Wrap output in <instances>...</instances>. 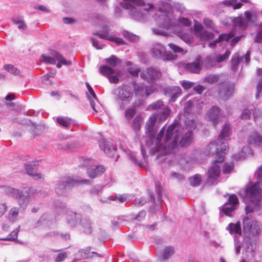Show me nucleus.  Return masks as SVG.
<instances>
[{
  "mask_svg": "<svg viewBox=\"0 0 262 262\" xmlns=\"http://www.w3.org/2000/svg\"><path fill=\"white\" fill-rule=\"evenodd\" d=\"M185 124L186 128H184L178 122H174L166 132L165 127L163 126L155 140V152L166 155L172 152L179 142L183 146L189 145L192 140V130L196 127L195 121L187 120Z\"/></svg>",
  "mask_w": 262,
  "mask_h": 262,
  "instance_id": "1",
  "label": "nucleus"
},
{
  "mask_svg": "<svg viewBox=\"0 0 262 262\" xmlns=\"http://www.w3.org/2000/svg\"><path fill=\"white\" fill-rule=\"evenodd\" d=\"M159 14L157 21L161 27L167 29H173L182 24L189 26L190 22L185 17L177 18L174 15L171 6L168 3H162L159 8Z\"/></svg>",
  "mask_w": 262,
  "mask_h": 262,
  "instance_id": "2",
  "label": "nucleus"
},
{
  "mask_svg": "<svg viewBox=\"0 0 262 262\" xmlns=\"http://www.w3.org/2000/svg\"><path fill=\"white\" fill-rule=\"evenodd\" d=\"M255 175L258 181L249 183L239 192L242 198H247L250 201V203L245 208L247 214L252 213L262 200V180L258 178L256 172Z\"/></svg>",
  "mask_w": 262,
  "mask_h": 262,
  "instance_id": "3",
  "label": "nucleus"
},
{
  "mask_svg": "<svg viewBox=\"0 0 262 262\" xmlns=\"http://www.w3.org/2000/svg\"><path fill=\"white\" fill-rule=\"evenodd\" d=\"M1 188L8 196L15 199L19 207L23 209L26 208L31 198L39 193V191L32 187H25L22 190H20L4 185L1 186Z\"/></svg>",
  "mask_w": 262,
  "mask_h": 262,
  "instance_id": "4",
  "label": "nucleus"
},
{
  "mask_svg": "<svg viewBox=\"0 0 262 262\" xmlns=\"http://www.w3.org/2000/svg\"><path fill=\"white\" fill-rule=\"evenodd\" d=\"M143 92V88L141 85H137L134 90L126 84L121 85L113 90L116 102L119 104L120 108L124 110L129 104L134 97V94L139 95Z\"/></svg>",
  "mask_w": 262,
  "mask_h": 262,
  "instance_id": "5",
  "label": "nucleus"
},
{
  "mask_svg": "<svg viewBox=\"0 0 262 262\" xmlns=\"http://www.w3.org/2000/svg\"><path fill=\"white\" fill-rule=\"evenodd\" d=\"M207 149L209 154H213L214 151L216 152V160L208 171V182L211 184H214L220 175L221 167L219 164L224 161L225 154L221 152V150L216 147L215 143H210L208 145Z\"/></svg>",
  "mask_w": 262,
  "mask_h": 262,
  "instance_id": "6",
  "label": "nucleus"
},
{
  "mask_svg": "<svg viewBox=\"0 0 262 262\" xmlns=\"http://www.w3.org/2000/svg\"><path fill=\"white\" fill-rule=\"evenodd\" d=\"M106 63L111 67L103 65L101 66L99 71V72L104 76H106L111 83H117L119 82V77L121 74L120 70L114 69L113 68L116 67L121 61L116 56L112 55L110 58L105 59Z\"/></svg>",
  "mask_w": 262,
  "mask_h": 262,
  "instance_id": "7",
  "label": "nucleus"
},
{
  "mask_svg": "<svg viewBox=\"0 0 262 262\" xmlns=\"http://www.w3.org/2000/svg\"><path fill=\"white\" fill-rule=\"evenodd\" d=\"M90 181L86 179H75L71 177L62 178L56 184L55 190L59 195H66L69 190L78 183L89 184Z\"/></svg>",
  "mask_w": 262,
  "mask_h": 262,
  "instance_id": "8",
  "label": "nucleus"
},
{
  "mask_svg": "<svg viewBox=\"0 0 262 262\" xmlns=\"http://www.w3.org/2000/svg\"><path fill=\"white\" fill-rule=\"evenodd\" d=\"M245 19L242 17H229L227 18L228 21L232 22L233 27L239 28L242 30L245 29L250 23L253 24L255 21V15L250 11L245 12Z\"/></svg>",
  "mask_w": 262,
  "mask_h": 262,
  "instance_id": "9",
  "label": "nucleus"
},
{
  "mask_svg": "<svg viewBox=\"0 0 262 262\" xmlns=\"http://www.w3.org/2000/svg\"><path fill=\"white\" fill-rule=\"evenodd\" d=\"M41 62L46 64H55L57 61L56 67L60 68L62 65L69 66L71 64L70 61L67 60L60 53L54 52L51 56L42 55L40 57Z\"/></svg>",
  "mask_w": 262,
  "mask_h": 262,
  "instance_id": "10",
  "label": "nucleus"
},
{
  "mask_svg": "<svg viewBox=\"0 0 262 262\" xmlns=\"http://www.w3.org/2000/svg\"><path fill=\"white\" fill-rule=\"evenodd\" d=\"M146 110L148 111H157L158 113L155 115L159 117L160 121L165 120L171 112L169 107L165 106L163 102L161 100H158L149 105Z\"/></svg>",
  "mask_w": 262,
  "mask_h": 262,
  "instance_id": "11",
  "label": "nucleus"
},
{
  "mask_svg": "<svg viewBox=\"0 0 262 262\" xmlns=\"http://www.w3.org/2000/svg\"><path fill=\"white\" fill-rule=\"evenodd\" d=\"M248 213L247 216L243 219V229L247 233L251 234L252 235H258L260 232V227L257 222L253 221L251 215H249Z\"/></svg>",
  "mask_w": 262,
  "mask_h": 262,
  "instance_id": "12",
  "label": "nucleus"
},
{
  "mask_svg": "<svg viewBox=\"0 0 262 262\" xmlns=\"http://www.w3.org/2000/svg\"><path fill=\"white\" fill-rule=\"evenodd\" d=\"M151 54L156 58H161L164 60H171L174 59V55L167 52L165 47L159 43H156L152 46Z\"/></svg>",
  "mask_w": 262,
  "mask_h": 262,
  "instance_id": "13",
  "label": "nucleus"
},
{
  "mask_svg": "<svg viewBox=\"0 0 262 262\" xmlns=\"http://www.w3.org/2000/svg\"><path fill=\"white\" fill-rule=\"evenodd\" d=\"M238 204V200L237 196L235 194H230L228 201L222 207L221 214L226 216H231V213L236 209Z\"/></svg>",
  "mask_w": 262,
  "mask_h": 262,
  "instance_id": "14",
  "label": "nucleus"
},
{
  "mask_svg": "<svg viewBox=\"0 0 262 262\" xmlns=\"http://www.w3.org/2000/svg\"><path fill=\"white\" fill-rule=\"evenodd\" d=\"M230 135V128L228 124H225L223 127L222 130L219 135V140L217 142H212L215 143L216 147L220 149L221 152L226 154L228 150V147L224 142V139L228 137Z\"/></svg>",
  "mask_w": 262,
  "mask_h": 262,
  "instance_id": "15",
  "label": "nucleus"
},
{
  "mask_svg": "<svg viewBox=\"0 0 262 262\" xmlns=\"http://www.w3.org/2000/svg\"><path fill=\"white\" fill-rule=\"evenodd\" d=\"M144 4L142 0H124L122 3L123 8L130 10V13L135 19H139L140 16L136 14L139 7Z\"/></svg>",
  "mask_w": 262,
  "mask_h": 262,
  "instance_id": "16",
  "label": "nucleus"
},
{
  "mask_svg": "<svg viewBox=\"0 0 262 262\" xmlns=\"http://www.w3.org/2000/svg\"><path fill=\"white\" fill-rule=\"evenodd\" d=\"M140 76L143 79H145L148 82H152L161 77V73L158 69L150 67L147 68L146 71H142L140 73Z\"/></svg>",
  "mask_w": 262,
  "mask_h": 262,
  "instance_id": "17",
  "label": "nucleus"
},
{
  "mask_svg": "<svg viewBox=\"0 0 262 262\" xmlns=\"http://www.w3.org/2000/svg\"><path fill=\"white\" fill-rule=\"evenodd\" d=\"M110 30V27L107 25H105L101 31L97 33L96 35L100 38L108 40L115 42L117 45H122L124 44V41L122 38H118L112 35H110L108 31Z\"/></svg>",
  "mask_w": 262,
  "mask_h": 262,
  "instance_id": "18",
  "label": "nucleus"
},
{
  "mask_svg": "<svg viewBox=\"0 0 262 262\" xmlns=\"http://www.w3.org/2000/svg\"><path fill=\"white\" fill-rule=\"evenodd\" d=\"M220 109L216 106H212L206 115L207 120L215 126L219 121Z\"/></svg>",
  "mask_w": 262,
  "mask_h": 262,
  "instance_id": "19",
  "label": "nucleus"
},
{
  "mask_svg": "<svg viewBox=\"0 0 262 262\" xmlns=\"http://www.w3.org/2000/svg\"><path fill=\"white\" fill-rule=\"evenodd\" d=\"M99 145L101 148L108 156L112 157L114 159L118 158V156L116 152V149L112 144L102 140L99 141Z\"/></svg>",
  "mask_w": 262,
  "mask_h": 262,
  "instance_id": "20",
  "label": "nucleus"
},
{
  "mask_svg": "<svg viewBox=\"0 0 262 262\" xmlns=\"http://www.w3.org/2000/svg\"><path fill=\"white\" fill-rule=\"evenodd\" d=\"M158 116L153 115L151 116L146 122V131L150 139L152 140L154 138L157 129L155 126V123L157 121Z\"/></svg>",
  "mask_w": 262,
  "mask_h": 262,
  "instance_id": "21",
  "label": "nucleus"
},
{
  "mask_svg": "<svg viewBox=\"0 0 262 262\" xmlns=\"http://www.w3.org/2000/svg\"><path fill=\"white\" fill-rule=\"evenodd\" d=\"M248 143L251 145L262 147V136L257 132H252L248 138Z\"/></svg>",
  "mask_w": 262,
  "mask_h": 262,
  "instance_id": "22",
  "label": "nucleus"
},
{
  "mask_svg": "<svg viewBox=\"0 0 262 262\" xmlns=\"http://www.w3.org/2000/svg\"><path fill=\"white\" fill-rule=\"evenodd\" d=\"M174 249L172 246L165 247L158 256L159 260L164 261L168 260L174 253Z\"/></svg>",
  "mask_w": 262,
  "mask_h": 262,
  "instance_id": "23",
  "label": "nucleus"
},
{
  "mask_svg": "<svg viewBox=\"0 0 262 262\" xmlns=\"http://www.w3.org/2000/svg\"><path fill=\"white\" fill-rule=\"evenodd\" d=\"M166 93L169 95L170 98L169 102H174L176 101L177 98L180 96L182 93V90L180 87L173 86L170 88L166 91Z\"/></svg>",
  "mask_w": 262,
  "mask_h": 262,
  "instance_id": "24",
  "label": "nucleus"
},
{
  "mask_svg": "<svg viewBox=\"0 0 262 262\" xmlns=\"http://www.w3.org/2000/svg\"><path fill=\"white\" fill-rule=\"evenodd\" d=\"M234 90L232 85H227L222 86L219 93L220 97L223 99H228L232 95Z\"/></svg>",
  "mask_w": 262,
  "mask_h": 262,
  "instance_id": "25",
  "label": "nucleus"
},
{
  "mask_svg": "<svg viewBox=\"0 0 262 262\" xmlns=\"http://www.w3.org/2000/svg\"><path fill=\"white\" fill-rule=\"evenodd\" d=\"M67 220L71 226H76L81 223V216L79 214L69 211Z\"/></svg>",
  "mask_w": 262,
  "mask_h": 262,
  "instance_id": "26",
  "label": "nucleus"
},
{
  "mask_svg": "<svg viewBox=\"0 0 262 262\" xmlns=\"http://www.w3.org/2000/svg\"><path fill=\"white\" fill-rule=\"evenodd\" d=\"M202 62L200 59H197L196 61L188 63L185 69L191 73H198L201 70Z\"/></svg>",
  "mask_w": 262,
  "mask_h": 262,
  "instance_id": "27",
  "label": "nucleus"
},
{
  "mask_svg": "<svg viewBox=\"0 0 262 262\" xmlns=\"http://www.w3.org/2000/svg\"><path fill=\"white\" fill-rule=\"evenodd\" d=\"M105 171V168L101 165L95 166L89 168L87 173L89 176L91 178H94L98 175L101 174Z\"/></svg>",
  "mask_w": 262,
  "mask_h": 262,
  "instance_id": "28",
  "label": "nucleus"
},
{
  "mask_svg": "<svg viewBox=\"0 0 262 262\" xmlns=\"http://www.w3.org/2000/svg\"><path fill=\"white\" fill-rule=\"evenodd\" d=\"M86 87L89 91V92L92 96V98L90 97V96H88V99H89V101H90L91 107L96 112H98L99 111L96 107V101L97 102V100H98L94 90H93L92 88L89 85V84L88 83H86Z\"/></svg>",
  "mask_w": 262,
  "mask_h": 262,
  "instance_id": "29",
  "label": "nucleus"
},
{
  "mask_svg": "<svg viewBox=\"0 0 262 262\" xmlns=\"http://www.w3.org/2000/svg\"><path fill=\"white\" fill-rule=\"evenodd\" d=\"M230 234H242L241 224L239 222L235 224L230 223L227 228Z\"/></svg>",
  "mask_w": 262,
  "mask_h": 262,
  "instance_id": "30",
  "label": "nucleus"
},
{
  "mask_svg": "<svg viewBox=\"0 0 262 262\" xmlns=\"http://www.w3.org/2000/svg\"><path fill=\"white\" fill-rule=\"evenodd\" d=\"M57 122L61 126L69 127L74 122V121L69 117H58L57 118Z\"/></svg>",
  "mask_w": 262,
  "mask_h": 262,
  "instance_id": "31",
  "label": "nucleus"
},
{
  "mask_svg": "<svg viewBox=\"0 0 262 262\" xmlns=\"http://www.w3.org/2000/svg\"><path fill=\"white\" fill-rule=\"evenodd\" d=\"M27 173L34 177L35 179L41 178V174L40 173H38L36 170V167H33L31 165H28L26 167Z\"/></svg>",
  "mask_w": 262,
  "mask_h": 262,
  "instance_id": "32",
  "label": "nucleus"
},
{
  "mask_svg": "<svg viewBox=\"0 0 262 262\" xmlns=\"http://www.w3.org/2000/svg\"><path fill=\"white\" fill-rule=\"evenodd\" d=\"M19 208L18 207H14L10 209L8 213L9 220L12 222H15L17 217V215L19 213Z\"/></svg>",
  "mask_w": 262,
  "mask_h": 262,
  "instance_id": "33",
  "label": "nucleus"
},
{
  "mask_svg": "<svg viewBox=\"0 0 262 262\" xmlns=\"http://www.w3.org/2000/svg\"><path fill=\"white\" fill-rule=\"evenodd\" d=\"M236 2V0H225L222 2V4L227 7H232L234 9H239L243 5Z\"/></svg>",
  "mask_w": 262,
  "mask_h": 262,
  "instance_id": "34",
  "label": "nucleus"
},
{
  "mask_svg": "<svg viewBox=\"0 0 262 262\" xmlns=\"http://www.w3.org/2000/svg\"><path fill=\"white\" fill-rule=\"evenodd\" d=\"M153 7V5L150 4H147V5L143 4L142 5V6H140L138 8V9L137 10L136 14H138L140 16V17L139 19H137L138 20H139L143 17V14H142V11H147L151 8Z\"/></svg>",
  "mask_w": 262,
  "mask_h": 262,
  "instance_id": "35",
  "label": "nucleus"
},
{
  "mask_svg": "<svg viewBox=\"0 0 262 262\" xmlns=\"http://www.w3.org/2000/svg\"><path fill=\"white\" fill-rule=\"evenodd\" d=\"M143 119L140 115H137L134 119L133 127L135 130H138L141 127Z\"/></svg>",
  "mask_w": 262,
  "mask_h": 262,
  "instance_id": "36",
  "label": "nucleus"
},
{
  "mask_svg": "<svg viewBox=\"0 0 262 262\" xmlns=\"http://www.w3.org/2000/svg\"><path fill=\"white\" fill-rule=\"evenodd\" d=\"M82 226L85 228L84 232L86 233L91 232V222L89 219H84L81 221Z\"/></svg>",
  "mask_w": 262,
  "mask_h": 262,
  "instance_id": "37",
  "label": "nucleus"
},
{
  "mask_svg": "<svg viewBox=\"0 0 262 262\" xmlns=\"http://www.w3.org/2000/svg\"><path fill=\"white\" fill-rule=\"evenodd\" d=\"M4 68L9 73L14 75H18L20 73L19 70L14 67V66L12 64L5 65Z\"/></svg>",
  "mask_w": 262,
  "mask_h": 262,
  "instance_id": "38",
  "label": "nucleus"
},
{
  "mask_svg": "<svg viewBox=\"0 0 262 262\" xmlns=\"http://www.w3.org/2000/svg\"><path fill=\"white\" fill-rule=\"evenodd\" d=\"M19 229L20 226H18V227L14 230L13 231H12L7 238H4L3 239L5 241H12L16 240L17 237L18 233L19 231Z\"/></svg>",
  "mask_w": 262,
  "mask_h": 262,
  "instance_id": "39",
  "label": "nucleus"
},
{
  "mask_svg": "<svg viewBox=\"0 0 262 262\" xmlns=\"http://www.w3.org/2000/svg\"><path fill=\"white\" fill-rule=\"evenodd\" d=\"M200 39L204 40H210L213 39V35L212 33L208 31H203L200 34Z\"/></svg>",
  "mask_w": 262,
  "mask_h": 262,
  "instance_id": "40",
  "label": "nucleus"
},
{
  "mask_svg": "<svg viewBox=\"0 0 262 262\" xmlns=\"http://www.w3.org/2000/svg\"><path fill=\"white\" fill-rule=\"evenodd\" d=\"M201 181V177L200 174H195L189 179L190 184L193 186H198Z\"/></svg>",
  "mask_w": 262,
  "mask_h": 262,
  "instance_id": "41",
  "label": "nucleus"
},
{
  "mask_svg": "<svg viewBox=\"0 0 262 262\" xmlns=\"http://www.w3.org/2000/svg\"><path fill=\"white\" fill-rule=\"evenodd\" d=\"M123 35L125 38L132 41H136L139 39L138 36L126 31L123 32Z\"/></svg>",
  "mask_w": 262,
  "mask_h": 262,
  "instance_id": "42",
  "label": "nucleus"
},
{
  "mask_svg": "<svg viewBox=\"0 0 262 262\" xmlns=\"http://www.w3.org/2000/svg\"><path fill=\"white\" fill-rule=\"evenodd\" d=\"M238 63L239 55L237 53H235L234 54L231 59V66L233 70L235 71L237 69Z\"/></svg>",
  "mask_w": 262,
  "mask_h": 262,
  "instance_id": "43",
  "label": "nucleus"
},
{
  "mask_svg": "<svg viewBox=\"0 0 262 262\" xmlns=\"http://www.w3.org/2000/svg\"><path fill=\"white\" fill-rule=\"evenodd\" d=\"M136 112L135 108H129L125 112V116L128 120H131Z\"/></svg>",
  "mask_w": 262,
  "mask_h": 262,
  "instance_id": "44",
  "label": "nucleus"
},
{
  "mask_svg": "<svg viewBox=\"0 0 262 262\" xmlns=\"http://www.w3.org/2000/svg\"><path fill=\"white\" fill-rule=\"evenodd\" d=\"M230 55V52L227 51L223 55H219L216 57V61L221 62L227 59Z\"/></svg>",
  "mask_w": 262,
  "mask_h": 262,
  "instance_id": "45",
  "label": "nucleus"
},
{
  "mask_svg": "<svg viewBox=\"0 0 262 262\" xmlns=\"http://www.w3.org/2000/svg\"><path fill=\"white\" fill-rule=\"evenodd\" d=\"M199 100L194 99L193 101H188L185 103V106H184V112L186 113L189 114L191 110V107L193 105H194V102H196L198 101Z\"/></svg>",
  "mask_w": 262,
  "mask_h": 262,
  "instance_id": "46",
  "label": "nucleus"
},
{
  "mask_svg": "<svg viewBox=\"0 0 262 262\" xmlns=\"http://www.w3.org/2000/svg\"><path fill=\"white\" fill-rule=\"evenodd\" d=\"M233 167L234 165L232 163H226L223 167V173H229L233 170Z\"/></svg>",
  "mask_w": 262,
  "mask_h": 262,
  "instance_id": "47",
  "label": "nucleus"
},
{
  "mask_svg": "<svg viewBox=\"0 0 262 262\" xmlns=\"http://www.w3.org/2000/svg\"><path fill=\"white\" fill-rule=\"evenodd\" d=\"M241 154L243 158H246L249 155H252V151L251 148L249 146H245L242 148Z\"/></svg>",
  "mask_w": 262,
  "mask_h": 262,
  "instance_id": "48",
  "label": "nucleus"
},
{
  "mask_svg": "<svg viewBox=\"0 0 262 262\" xmlns=\"http://www.w3.org/2000/svg\"><path fill=\"white\" fill-rule=\"evenodd\" d=\"M233 36V34L231 33L229 34H223L219 36L218 38L219 41L220 42L221 41H229L231 38Z\"/></svg>",
  "mask_w": 262,
  "mask_h": 262,
  "instance_id": "49",
  "label": "nucleus"
},
{
  "mask_svg": "<svg viewBox=\"0 0 262 262\" xmlns=\"http://www.w3.org/2000/svg\"><path fill=\"white\" fill-rule=\"evenodd\" d=\"M13 21L15 25H17L19 30L23 31L26 29L27 26L23 21L14 19Z\"/></svg>",
  "mask_w": 262,
  "mask_h": 262,
  "instance_id": "50",
  "label": "nucleus"
},
{
  "mask_svg": "<svg viewBox=\"0 0 262 262\" xmlns=\"http://www.w3.org/2000/svg\"><path fill=\"white\" fill-rule=\"evenodd\" d=\"M254 41L258 43L262 42V24L259 26V30L255 36Z\"/></svg>",
  "mask_w": 262,
  "mask_h": 262,
  "instance_id": "51",
  "label": "nucleus"
},
{
  "mask_svg": "<svg viewBox=\"0 0 262 262\" xmlns=\"http://www.w3.org/2000/svg\"><path fill=\"white\" fill-rule=\"evenodd\" d=\"M7 209V203L3 201H0V217L3 216L6 212Z\"/></svg>",
  "mask_w": 262,
  "mask_h": 262,
  "instance_id": "52",
  "label": "nucleus"
},
{
  "mask_svg": "<svg viewBox=\"0 0 262 262\" xmlns=\"http://www.w3.org/2000/svg\"><path fill=\"white\" fill-rule=\"evenodd\" d=\"M128 71L131 75L135 76H137L140 72V70L135 66L129 67Z\"/></svg>",
  "mask_w": 262,
  "mask_h": 262,
  "instance_id": "53",
  "label": "nucleus"
},
{
  "mask_svg": "<svg viewBox=\"0 0 262 262\" xmlns=\"http://www.w3.org/2000/svg\"><path fill=\"white\" fill-rule=\"evenodd\" d=\"M168 46L175 53H181L183 51V50L181 48L177 46V45H176L172 43H169Z\"/></svg>",
  "mask_w": 262,
  "mask_h": 262,
  "instance_id": "54",
  "label": "nucleus"
},
{
  "mask_svg": "<svg viewBox=\"0 0 262 262\" xmlns=\"http://www.w3.org/2000/svg\"><path fill=\"white\" fill-rule=\"evenodd\" d=\"M250 115L251 112L249 109L245 108L241 115V118L243 120H247L250 118Z\"/></svg>",
  "mask_w": 262,
  "mask_h": 262,
  "instance_id": "55",
  "label": "nucleus"
},
{
  "mask_svg": "<svg viewBox=\"0 0 262 262\" xmlns=\"http://www.w3.org/2000/svg\"><path fill=\"white\" fill-rule=\"evenodd\" d=\"M219 76H209L206 78V81L210 83H213L218 81Z\"/></svg>",
  "mask_w": 262,
  "mask_h": 262,
  "instance_id": "56",
  "label": "nucleus"
},
{
  "mask_svg": "<svg viewBox=\"0 0 262 262\" xmlns=\"http://www.w3.org/2000/svg\"><path fill=\"white\" fill-rule=\"evenodd\" d=\"M156 91V88L154 85L147 86L145 89V93L147 96L154 93Z\"/></svg>",
  "mask_w": 262,
  "mask_h": 262,
  "instance_id": "57",
  "label": "nucleus"
},
{
  "mask_svg": "<svg viewBox=\"0 0 262 262\" xmlns=\"http://www.w3.org/2000/svg\"><path fill=\"white\" fill-rule=\"evenodd\" d=\"M67 256L66 252L60 253L56 257L55 260L56 262L63 261Z\"/></svg>",
  "mask_w": 262,
  "mask_h": 262,
  "instance_id": "58",
  "label": "nucleus"
},
{
  "mask_svg": "<svg viewBox=\"0 0 262 262\" xmlns=\"http://www.w3.org/2000/svg\"><path fill=\"white\" fill-rule=\"evenodd\" d=\"M253 115L254 117L255 122L257 121L258 117H259L261 114L262 112L258 108H255L254 111H253Z\"/></svg>",
  "mask_w": 262,
  "mask_h": 262,
  "instance_id": "59",
  "label": "nucleus"
},
{
  "mask_svg": "<svg viewBox=\"0 0 262 262\" xmlns=\"http://www.w3.org/2000/svg\"><path fill=\"white\" fill-rule=\"evenodd\" d=\"M257 93L256 94V98H258L259 93L262 91V79H261L258 82L256 86Z\"/></svg>",
  "mask_w": 262,
  "mask_h": 262,
  "instance_id": "60",
  "label": "nucleus"
},
{
  "mask_svg": "<svg viewBox=\"0 0 262 262\" xmlns=\"http://www.w3.org/2000/svg\"><path fill=\"white\" fill-rule=\"evenodd\" d=\"M117 199H118L120 202L124 203L129 200V195H128L127 194H123L122 195H120L117 197Z\"/></svg>",
  "mask_w": 262,
  "mask_h": 262,
  "instance_id": "61",
  "label": "nucleus"
},
{
  "mask_svg": "<svg viewBox=\"0 0 262 262\" xmlns=\"http://www.w3.org/2000/svg\"><path fill=\"white\" fill-rule=\"evenodd\" d=\"M91 40L93 46L97 49H101L104 46L103 45H99L98 41L93 38H92Z\"/></svg>",
  "mask_w": 262,
  "mask_h": 262,
  "instance_id": "62",
  "label": "nucleus"
},
{
  "mask_svg": "<svg viewBox=\"0 0 262 262\" xmlns=\"http://www.w3.org/2000/svg\"><path fill=\"white\" fill-rule=\"evenodd\" d=\"M182 85L184 89H189L193 86V83L187 81H183Z\"/></svg>",
  "mask_w": 262,
  "mask_h": 262,
  "instance_id": "63",
  "label": "nucleus"
},
{
  "mask_svg": "<svg viewBox=\"0 0 262 262\" xmlns=\"http://www.w3.org/2000/svg\"><path fill=\"white\" fill-rule=\"evenodd\" d=\"M204 24L208 28H212L213 27L212 21L208 18L204 19Z\"/></svg>",
  "mask_w": 262,
  "mask_h": 262,
  "instance_id": "64",
  "label": "nucleus"
}]
</instances>
